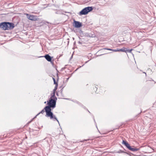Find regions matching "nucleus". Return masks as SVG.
Returning a JSON list of instances; mask_svg holds the SVG:
<instances>
[{
    "label": "nucleus",
    "mask_w": 156,
    "mask_h": 156,
    "mask_svg": "<svg viewBox=\"0 0 156 156\" xmlns=\"http://www.w3.org/2000/svg\"><path fill=\"white\" fill-rule=\"evenodd\" d=\"M104 49H106V50H110V51H113V49H110V48H105Z\"/></svg>",
    "instance_id": "nucleus-14"
},
{
    "label": "nucleus",
    "mask_w": 156,
    "mask_h": 156,
    "mask_svg": "<svg viewBox=\"0 0 156 156\" xmlns=\"http://www.w3.org/2000/svg\"><path fill=\"white\" fill-rule=\"evenodd\" d=\"M74 26L76 28H79L82 26V24L79 22L74 20Z\"/></svg>",
    "instance_id": "nucleus-5"
},
{
    "label": "nucleus",
    "mask_w": 156,
    "mask_h": 156,
    "mask_svg": "<svg viewBox=\"0 0 156 156\" xmlns=\"http://www.w3.org/2000/svg\"><path fill=\"white\" fill-rule=\"evenodd\" d=\"M122 144L124 145L129 150L133 151H137L140 150L139 148H132L128 143L124 140H122Z\"/></svg>",
    "instance_id": "nucleus-3"
},
{
    "label": "nucleus",
    "mask_w": 156,
    "mask_h": 156,
    "mask_svg": "<svg viewBox=\"0 0 156 156\" xmlns=\"http://www.w3.org/2000/svg\"><path fill=\"white\" fill-rule=\"evenodd\" d=\"M93 10V8L92 7H88L84 8L80 12L79 14L80 15H86L87 14L88 12L92 11Z\"/></svg>",
    "instance_id": "nucleus-2"
},
{
    "label": "nucleus",
    "mask_w": 156,
    "mask_h": 156,
    "mask_svg": "<svg viewBox=\"0 0 156 156\" xmlns=\"http://www.w3.org/2000/svg\"><path fill=\"white\" fill-rule=\"evenodd\" d=\"M132 50L133 49H132L130 50L127 49L126 48L124 47L121 49H119V51H122L126 52L127 51L129 53H131Z\"/></svg>",
    "instance_id": "nucleus-7"
},
{
    "label": "nucleus",
    "mask_w": 156,
    "mask_h": 156,
    "mask_svg": "<svg viewBox=\"0 0 156 156\" xmlns=\"http://www.w3.org/2000/svg\"><path fill=\"white\" fill-rule=\"evenodd\" d=\"M53 79L54 82V83L55 84H57V83L56 82V81H55V79L54 78H53Z\"/></svg>",
    "instance_id": "nucleus-13"
},
{
    "label": "nucleus",
    "mask_w": 156,
    "mask_h": 156,
    "mask_svg": "<svg viewBox=\"0 0 156 156\" xmlns=\"http://www.w3.org/2000/svg\"><path fill=\"white\" fill-rule=\"evenodd\" d=\"M5 22H3L0 23V28L5 30Z\"/></svg>",
    "instance_id": "nucleus-9"
},
{
    "label": "nucleus",
    "mask_w": 156,
    "mask_h": 156,
    "mask_svg": "<svg viewBox=\"0 0 156 156\" xmlns=\"http://www.w3.org/2000/svg\"><path fill=\"white\" fill-rule=\"evenodd\" d=\"M5 30L12 29L14 27V24L9 22H5Z\"/></svg>",
    "instance_id": "nucleus-4"
},
{
    "label": "nucleus",
    "mask_w": 156,
    "mask_h": 156,
    "mask_svg": "<svg viewBox=\"0 0 156 156\" xmlns=\"http://www.w3.org/2000/svg\"><path fill=\"white\" fill-rule=\"evenodd\" d=\"M37 116H36L34 118H33V119H34V118H35Z\"/></svg>",
    "instance_id": "nucleus-17"
},
{
    "label": "nucleus",
    "mask_w": 156,
    "mask_h": 156,
    "mask_svg": "<svg viewBox=\"0 0 156 156\" xmlns=\"http://www.w3.org/2000/svg\"><path fill=\"white\" fill-rule=\"evenodd\" d=\"M57 88L56 87H55V89L54 90V92L55 93V91L57 90Z\"/></svg>",
    "instance_id": "nucleus-15"
},
{
    "label": "nucleus",
    "mask_w": 156,
    "mask_h": 156,
    "mask_svg": "<svg viewBox=\"0 0 156 156\" xmlns=\"http://www.w3.org/2000/svg\"><path fill=\"white\" fill-rule=\"evenodd\" d=\"M46 101H45V102H44V103H46Z\"/></svg>",
    "instance_id": "nucleus-18"
},
{
    "label": "nucleus",
    "mask_w": 156,
    "mask_h": 156,
    "mask_svg": "<svg viewBox=\"0 0 156 156\" xmlns=\"http://www.w3.org/2000/svg\"><path fill=\"white\" fill-rule=\"evenodd\" d=\"M44 110H45V109H43L41 112H40L39 113H38L36 115V116H37V115H39V114H40L41 113L43 114V113H44V112H45Z\"/></svg>",
    "instance_id": "nucleus-10"
},
{
    "label": "nucleus",
    "mask_w": 156,
    "mask_h": 156,
    "mask_svg": "<svg viewBox=\"0 0 156 156\" xmlns=\"http://www.w3.org/2000/svg\"><path fill=\"white\" fill-rule=\"evenodd\" d=\"M57 99L56 97L55 96V92H54L52 94L50 99L49 101H47V104L48 105L45 106L44 109L46 113V116L49 117L50 119H52L54 121L56 120L59 124V121L56 116L53 115V113L51 112V108H54L56 106Z\"/></svg>",
    "instance_id": "nucleus-1"
},
{
    "label": "nucleus",
    "mask_w": 156,
    "mask_h": 156,
    "mask_svg": "<svg viewBox=\"0 0 156 156\" xmlns=\"http://www.w3.org/2000/svg\"><path fill=\"white\" fill-rule=\"evenodd\" d=\"M116 153H125V152L122 151L121 150H119V151H116L115 152Z\"/></svg>",
    "instance_id": "nucleus-11"
},
{
    "label": "nucleus",
    "mask_w": 156,
    "mask_h": 156,
    "mask_svg": "<svg viewBox=\"0 0 156 156\" xmlns=\"http://www.w3.org/2000/svg\"><path fill=\"white\" fill-rule=\"evenodd\" d=\"M32 121V120L31 121H30V122H29V123H30V122H31V121Z\"/></svg>",
    "instance_id": "nucleus-16"
},
{
    "label": "nucleus",
    "mask_w": 156,
    "mask_h": 156,
    "mask_svg": "<svg viewBox=\"0 0 156 156\" xmlns=\"http://www.w3.org/2000/svg\"><path fill=\"white\" fill-rule=\"evenodd\" d=\"M46 59L49 62H51V57L48 55L47 54L44 56Z\"/></svg>",
    "instance_id": "nucleus-8"
},
{
    "label": "nucleus",
    "mask_w": 156,
    "mask_h": 156,
    "mask_svg": "<svg viewBox=\"0 0 156 156\" xmlns=\"http://www.w3.org/2000/svg\"><path fill=\"white\" fill-rule=\"evenodd\" d=\"M113 51L115 52L119 51V49L118 48L115 50L113 49Z\"/></svg>",
    "instance_id": "nucleus-12"
},
{
    "label": "nucleus",
    "mask_w": 156,
    "mask_h": 156,
    "mask_svg": "<svg viewBox=\"0 0 156 156\" xmlns=\"http://www.w3.org/2000/svg\"><path fill=\"white\" fill-rule=\"evenodd\" d=\"M27 17L28 19L31 20H35L36 19V17L32 15H30L27 14Z\"/></svg>",
    "instance_id": "nucleus-6"
}]
</instances>
